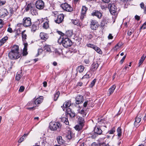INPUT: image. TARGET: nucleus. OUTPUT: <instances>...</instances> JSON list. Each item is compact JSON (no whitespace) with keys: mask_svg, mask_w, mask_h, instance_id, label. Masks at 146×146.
<instances>
[{"mask_svg":"<svg viewBox=\"0 0 146 146\" xmlns=\"http://www.w3.org/2000/svg\"><path fill=\"white\" fill-rule=\"evenodd\" d=\"M21 56L19 52V47L17 45H14L9 53V58L11 60L16 59L19 58Z\"/></svg>","mask_w":146,"mask_h":146,"instance_id":"nucleus-1","label":"nucleus"},{"mask_svg":"<svg viewBox=\"0 0 146 146\" xmlns=\"http://www.w3.org/2000/svg\"><path fill=\"white\" fill-rule=\"evenodd\" d=\"M62 40H61L60 39H59L58 40V42L59 44L62 42L63 46L65 48H67L70 46L72 44V42L68 38H64L63 37Z\"/></svg>","mask_w":146,"mask_h":146,"instance_id":"nucleus-2","label":"nucleus"},{"mask_svg":"<svg viewBox=\"0 0 146 146\" xmlns=\"http://www.w3.org/2000/svg\"><path fill=\"white\" fill-rule=\"evenodd\" d=\"M31 19L29 17H25L23 19L22 24L25 27H29L31 24Z\"/></svg>","mask_w":146,"mask_h":146,"instance_id":"nucleus-3","label":"nucleus"},{"mask_svg":"<svg viewBox=\"0 0 146 146\" xmlns=\"http://www.w3.org/2000/svg\"><path fill=\"white\" fill-rule=\"evenodd\" d=\"M61 126L60 123L52 122L50 123V128L52 131H55L60 127Z\"/></svg>","mask_w":146,"mask_h":146,"instance_id":"nucleus-4","label":"nucleus"},{"mask_svg":"<svg viewBox=\"0 0 146 146\" xmlns=\"http://www.w3.org/2000/svg\"><path fill=\"white\" fill-rule=\"evenodd\" d=\"M61 7L64 10L71 12L73 11L72 8L67 3H65L61 5Z\"/></svg>","mask_w":146,"mask_h":146,"instance_id":"nucleus-5","label":"nucleus"},{"mask_svg":"<svg viewBox=\"0 0 146 146\" xmlns=\"http://www.w3.org/2000/svg\"><path fill=\"white\" fill-rule=\"evenodd\" d=\"M54 20L55 22L59 24L62 22L63 20L64 16L62 14H60L59 15H55Z\"/></svg>","mask_w":146,"mask_h":146,"instance_id":"nucleus-6","label":"nucleus"},{"mask_svg":"<svg viewBox=\"0 0 146 146\" xmlns=\"http://www.w3.org/2000/svg\"><path fill=\"white\" fill-rule=\"evenodd\" d=\"M108 7L110 13L113 14H115L117 11V8L115 5L114 4H109L108 5Z\"/></svg>","mask_w":146,"mask_h":146,"instance_id":"nucleus-7","label":"nucleus"},{"mask_svg":"<svg viewBox=\"0 0 146 146\" xmlns=\"http://www.w3.org/2000/svg\"><path fill=\"white\" fill-rule=\"evenodd\" d=\"M9 14V12L6 9L2 8L0 9V17L4 18L7 16Z\"/></svg>","mask_w":146,"mask_h":146,"instance_id":"nucleus-8","label":"nucleus"},{"mask_svg":"<svg viewBox=\"0 0 146 146\" xmlns=\"http://www.w3.org/2000/svg\"><path fill=\"white\" fill-rule=\"evenodd\" d=\"M106 121L104 119H101L100 121H98L97 123H96V125L102 127V128H103L104 129H105L106 128Z\"/></svg>","mask_w":146,"mask_h":146,"instance_id":"nucleus-9","label":"nucleus"},{"mask_svg":"<svg viewBox=\"0 0 146 146\" xmlns=\"http://www.w3.org/2000/svg\"><path fill=\"white\" fill-rule=\"evenodd\" d=\"M142 117V115L141 114L139 113L135 117L134 125L136 127H137L139 126V123L141 121V117Z\"/></svg>","mask_w":146,"mask_h":146,"instance_id":"nucleus-10","label":"nucleus"},{"mask_svg":"<svg viewBox=\"0 0 146 146\" xmlns=\"http://www.w3.org/2000/svg\"><path fill=\"white\" fill-rule=\"evenodd\" d=\"M36 8L38 9H42L44 7V3L42 0H38L36 2Z\"/></svg>","mask_w":146,"mask_h":146,"instance_id":"nucleus-11","label":"nucleus"},{"mask_svg":"<svg viewBox=\"0 0 146 146\" xmlns=\"http://www.w3.org/2000/svg\"><path fill=\"white\" fill-rule=\"evenodd\" d=\"M96 125L94 128V131L95 133L98 135H100L102 132V130H104V128Z\"/></svg>","mask_w":146,"mask_h":146,"instance_id":"nucleus-12","label":"nucleus"},{"mask_svg":"<svg viewBox=\"0 0 146 146\" xmlns=\"http://www.w3.org/2000/svg\"><path fill=\"white\" fill-rule=\"evenodd\" d=\"M76 103L77 104H79L82 103L84 100L83 97L81 95H78L75 99Z\"/></svg>","mask_w":146,"mask_h":146,"instance_id":"nucleus-13","label":"nucleus"},{"mask_svg":"<svg viewBox=\"0 0 146 146\" xmlns=\"http://www.w3.org/2000/svg\"><path fill=\"white\" fill-rule=\"evenodd\" d=\"M90 27L92 30H95L98 27V22L95 20H92L91 22Z\"/></svg>","mask_w":146,"mask_h":146,"instance_id":"nucleus-14","label":"nucleus"},{"mask_svg":"<svg viewBox=\"0 0 146 146\" xmlns=\"http://www.w3.org/2000/svg\"><path fill=\"white\" fill-rule=\"evenodd\" d=\"M43 98L42 96H40L37 98L33 102V104L37 105L40 104L42 101Z\"/></svg>","mask_w":146,"mask_h":146,"instance_id":"nucleus-15","label":"nucleus"},{"mask_svg":"<svg viewBox=\"0 0 146 146\" xmlns=\"http://www.w3.org/2000/svg\"><path fill=\"white\" fill-rule=\"evenodd\" d=\"M40 36L42 39L46 40L48 38L47 34L43 32H41L40 34Z\"/></svg>","mask_w":146,"mask_h":146,"instance_id":"nucleus-16","label":"nucleus"},{"mask_svg":"<svg viewBox=\"0 0 146 146\" xmlns=\"http://www.w3.org/2000/svg\"><path fill=\"white\" fill-rule=\"evenodd\" d=\"M99 66V64L97 62H94L91 65V69L93 71L96 70Z\"/></svg>","mask_w":146,"mask_h":146,"instance_id":"nucleus-17","label":"nucleus"},{"mask_svg":"<svg viewBox=\"0 0 146 146\" xmlns=\"http://www.w3.org/2000/svg\"><path fill=\"white\" fill-rule=\"evenodd\" d=\"M44 20L46 21H45L43 24L42 26L43 27L46 29L48 28L49 27L48 23L49 21L48 19V18L46 17V18L44 19Z\"/></svg>","mask_w":146,"mask_h":146,"instance_id":"nucleus-18","label":"nucleus"},{"mask_svg":"<svg viewBox=\"0 0 146 146\" xmlns=\"http://www.w3.org/2000/svg\"><path fill=\"white\" fill-rule=\"evenodd\" d=\"M116 88V86L115 85H113L108 90V95L109 96L111 95L114 92Z\"/></svg>","mask_w":146,"mask_h":146,"instance_id":"nucleus-19","label":"nucleus"},{"mask_svg":"<svg viewBox=\"0 0 146 146\" xmlns=\"http://www.w3.org/2000/svg\"><path fill=\"white\" fill-rule=\"evenodd\" d=\"M93 16H95L99 19H100L102 16V13L98 11H95L92 13Z\"/></svg>","mask_w":146,"mask_h":146,"instance_id":"nucleus-20","label":"nucleus"},{"mask_svg":"<svg viewBox=\"0 0 146 146\" xmlns=\"http://www.w3.org/2000/svg\"><path fill=\"white\" fill-rule=\"evenodd\" d=\"M34 6L31 3H29L27 5H26L25 7V10L26 11H30Z\"/></svg>","mask_w":146,"mask_h":146,"instance_id":"nucleus-21","label":"nucleus"},{"mask_svg":"<svg viewBox=\"0 0 146 146\" xmlns=\"http://www.w3.org/2000/svg\"><path fill=\"white\" fill-rule=\"evenodd\" d=\"M107 25L106 19H104L102 21L100 24V27L102 29H103L105 27L107 26Z\"/></svg>","mask_w":146,"mask_h":146,"instance_id":"nucleus-22","label":"nucleus"},{"mask_svg":"<svg viewBox=\"0 0 146 146\" xmlns=\"http://www.w3.org/2000/svg\"><path fill=\"white\" fill-rule=\"evenodd\" d=\"M8 37L7 36H6L2 38L0 40V46H2L6 41L8 40Z\"/></svg>","mask_w":146,"mask_h":146,"instance_id":"nucleus-23","label":"nucleus"},{"mask_svg":"<svg viewBox=\"0 0 146 146\" xmlns=\"http://www.w3.org/2000/svg\"><path fill=\"white\" fill-rule=\"evenodd\" d=\"M57 140L59 144L62 145L64 142V141L62 139V137L61 136H58L57 138Z\"/></svg>","mask_w":146,"mask_h":146,"instance_id":"nucleus-24","label":"nucleus"},{"mask_svg":"<svg viewBox=\"0 0 146 146\" xmlns=\"http://www.w3.org/2000/svg\"><path fill=\"white\" fill-rule=\"evenodd\" d=\"M74 137V134L72 132L70 131L68 132V134L66 135V138L69 139H70Z\"/></svg>","mask_w":146,"mask_h":146,"instance_id":"nucleus-25","label":"nucleus"},{"mask_svg":"<svg viewBox=\"0 0 146 146\" xmlns=\"http://www.w3.org/2000/svg\"><path fill=\"white\" fill-rule=\"evenodd\" d=\"M146 57V55L143 54V55L141 56V59L139 60V66H140L141 65L143 62L145 57Z\"/></svg>","mask_w":146,"mask_h":146,"instance_id":"nucleus-26","label":"nucleus"},{"mask_svg":"<svg viewBox=\"0 0 146 146\" xmlns=\"http://www.w3.org/2000/svg\"><path fill=\"white\" fill-rule=\"evenodd\" d=\"M38 28L37 25L35 23L32 25L31 28V30L32 31L35 32Z\"/></svg>","mask_w":146,"mask_h":146,"instance_id":"nucleus-27","label":"nucleus"},{"mask_svg":"<svg viewBox=\"0 0 146 146\" xmlns=\"http://www.w3.org/2000/svg\"><path fill=\"white\" fill-rule=\"evenodd\" d=\"M30 12L33 15H37L38 14L37 11L36 10L34 6L32 8V9L30 10Z\"/></svg>","mask_w":146,"mask_h":146,"instance_id":"nucleus-28","label":"nucleus"},{"mask_svg":"<svg viewBox=\"0 0 146 146\" xmlns=\"http://www.w3.org/2000/svg\"><path fill=\"white\" fill-rule=\"evenodd\" d=\"M71 105L70 101L66 102L63 104V107L64 108H67L69 107Z\"/></svg>","mask_w":146,"mask_h":146,"instance_id":"nucleus-29","label":"nucleus"},{"mask_svg":"<svg viewBox=\"0 0 146 146\" xmlns=\"http://www.w3.org/2000/svg\"><path fill=\"white\" fill-rule=\"evenodd\" d=\"M25 30L23 31L21 33L22 39L23 42H25V40L27 39V35L25 33Z\"/></svg>","mask_w":146,"mask_h":146,"instance_id":"nucleus-30","label":"nucleus"},{"mask_svg":"<svg viewBox=\"0 0 146 146\" xmlns=\"http://www.w3.org/2000/svg\"><path fill=\"white\" fill-rule=\"evenodd\" d=\"M83 126L82 124H79L77 125L75 127V129L76 130L78 131H80L82 129Z\"/></svg>","mask_w":146,"mask_h":146,"instance_id":"nucleus-31","label":"nucleus"},{"mask_svg":"<svg viewBox=\"0 0 146 146\" xmlns=\"http://www.w3.org/2000/svg\"><path fill=\"white\" fill-rule=\"evenodd\" d=\"M77 118H78V121L79 124L83 125V123L84 122V119L81 117L78 116Z\"/></svg>","mask_w":146,"mask_h":146,"instance_id":"nucleus-32","label":"nucleus"},{"mask_svg":"<svg viewBox=\"0 0 146 146\" xmlns=\"http://www.w3.org/2000/svg\"><path fill=\"white\" fill-rule=\"evenodd\" d=\"M72 23L78 27L81 26L80 23L79 21L78 20H73L72 21Z\"/></svg>","mask_w":146,"mask_h":146,"instance_id":"nucleus-33","label":"nucleus"},{"mask_svg":"<svg viewBox=\"0 0 146 146\" xmlns=\"http://www.w3.org/2000/svg\"><path fill=\"white\" fill-rule=\"evenodd\" d=\"M84 67L82 65L78 66L77 69L78 72H79L80 73L82 72L84 70Z\"/></svg>","mask_w":146,"mask_h":146,"instance_id":"nucleus-34","label":"nucleus"},{"mask_svg":"<svg viewBox=\"0 0 146 146\" xmlns=\"http://www.w3.org/2000/svg\"><path fill=\"white\" fill-rule=\"evenodd\" d=\"M117 133L118 136L120 137L122 135V131L120 127H119L117 129Z\"/></svg>","mask_w":146,"mask_h":146,"instance_id":"nucleus-35","label":"nucleus"},{"mask_svg":"<svg viewBox=\"0 0 146 146\" xmlns=\"http://www.w3.org/2000/svg\"><path fill=\"white\" fill-rule=\"evenodd\" d=\"M60 94V93L58 91L56 93L54 94V101H56L57 100Z\"/></svg>","mask_w":146,"mask_h":146,"instance_id":"nucleus-36","label":"nucleus"},{"mask_svg":"<svg viewBox=\"0 0 146 146\" xmlns=\"http://www.w3.org/2000/svg\"><path fill=\"white\" fill-rule=\"evenodd\" d=\"M88 10V8L85 6H83L82 9L81 13L82 14H86V12Z\"/></svg>","mask_w":146,"mask_h":146,"instance_id":"nucleus-37","label":"nucleus"},{"mask_svg":"<svg viewBox=\"0 0 146 146\" xmlns=\"http://www.w3.org/2000/svg\"><path fill=\"white\" fill-rule=\"evenodd\" d=\"M93 49H94L98 53L100 54H101L102 53V52L100 49L96 46H95Z\"/></svg>","mask_w":146,"mask_h":146,"instance_id":"nucleus-38","label":"nucleus"},{"mask_svg":"<svg viewBox=\"0 0 146 146\" xmlns=\"http://www.w3.org/2000/svg\"><path fill=\"white\" fill-rule=\"evenodd\" d=\"M67 37H70L72 35V33L71 31H68L66 32L65 34Z\"/></svg>","mask_w":146,"mask_h":146,"instance_id":"nucleus-39","label":"nucleus"},{"mask_svg":"<svg viewBox=\"0 0 146 146\" xmlns=\"http://www.w3.org/2000/svg\"><path fill=\"white\" fill-rule=\"evenodd\" d=\"M62 121L65 123L66 125H69V122L68 119L65 117L62 118Z\"/></svg>","mask_w":146,"mask_h":146,"instance_id":"nucleus-40","label":"nucleus"},{"mask_svg":"<svg viewBox=\"0 0 146 146\" xmlns=\"http://www.w3.org/2000/svg\"><path fill=\"white\" fill-rule=\"evenodd\" d=\"M115 127H113L110 130L108 131V133L110 134H113L115 132Z\"/></svg>","mask_w":146,"mask_h":146,"instance_id":"nucleus-41","label":"nucleus"},{"mask_svg":"<svg viewBox=\"0 0 146 146\" xmlns=\"http://www.w3.org/2000/svg\"><path fill=\"white\" fill-rule=\"evenodd\" d=\"M82 115L83 117H85L86 115V111H85L83 109H82L79 112Z\"/></svg>","mask_w":146,"mask_h":146,"instance_id":"nucleus-42","label":"nucleus"},{"mask_svg":"<svg viewBox=\"0 0 146 146\" xmlns=\"http://www.w3.org/2000/svg\"><path fill=\"white\" fill-rule=\"evenodd\" d=\"M99 146H106L105 143L104 142L102 143H100ZM92 146H98V145H96L95 143H93L92 145Z\"/></svg>","mask_w":146,"mask_h":146,"instance_id":"nucleus-43","label":"nucleus"},{"mask_svg":"<svg viewBox=\"0 0 146 146\" xmlns=\"http://www.w3.org/2000/svg\"><path fill=\"white\" fill-rule=\"evenodd\" d=\"M22 74H19L17 73L15 79L19 81L21 78V77L22 76Z\"/></svg>","mask_w":146,"mask_h":146,"instance_id":"nucleus-44","label":"nucleus"},{"mask_svg":"<svg viewBox=\"0 0 146 146\" xmlns=\"http://www.w3.org/2000/svg\"><path fill=\"white\" fill-rule=\"evenodd\" d=\"M121 46V45H119V44H117L115 45V46L114 47L113 49L115 50H117L118 49L120 48Z\"/></svg>","mask_w":146,"mask_h":146,"instance_id":"nucleus-45","label":"nucleus"},{"mask_svg":"<svg viewBox=\"0 0 146 146\" xmlns=\"http://www.w3.org/2000/svg\"><path fill=\"white\" fill-rule=\"evenodd\" d=\"M90 76H90L89 74H88V73H87L86 75L83 77L82 79L89 78L90 77Z\"/></svg>","mask_w":146,"mask_h":146,"instance_id":"nucleus-46","label":"nucleus"},{"mask_svg":"<svg viewBox=\"0 0 146 146\" xmlns=\"http://www.w3.org/2000/svg\"><path fill=\"white\" fill-rule=\"evenodd\" d=\"M28 54L27 49H23V56H26Z\"/></svg>","mask_w":146,"mask_h":146,"instance_id":"nucleus-47","label":"nucleus"},{"mask_svg":"<svg viewBox=\"0 0 146 146\" xmlns=\"http://www.w3.org/2000/svg\"><path fill=\"white\" fill-rule=\"evenodd\" d=\"M146 29V22H145L143 25L141 26L140 29Z\"/></svg>","mask_w":146,"mask_h":146,"instance_id":"nucleus-48","label":"nucleus"},{"mask_svg":"<svg viewBox=\"0 0 146 146\" xmlns=\"http://www.w3.org/2000/svg\"><path fill=\"white\" fill-rule=\"evenodd\" d=\"M68 114H69L70 117L72 118L74 117L75 116V113L71 111H70V112L68 113Z\"/></svg>","mask_w":146,"mask_h":146,"instance_id":"nucleus-49","label":"nucleus"},{"mask_svg":"<svg viewBox=\"0 0 146 146\" xmlns=\"http://www.w3.org/2000/svg\"><path fill=\"white\" fill-rule=\"evenodd\" d=\"M87 46H88L89 47L92 48L93 49L94 48V47L95 46V45H94V44H87Z\"/></svg>","mask_w":146,"mask_h":146,"instance_id":"nucleus-50","label":"nucleus"},{"mask_svg":"<svg viewBox=\"0 0 146 146\" xmlns=\"http://www.w3.org/2000/svg\"><path fill=\"white\" fill-rule=\"evenodd\" d=\"M44 48L45 50H46L47 51H49L50 50V49L49 46L48 45H45L44 46Z\"/></svg>","mask_w":146,"mask_h":146,"instance_id":"nucleus-51","label":"nucleus"},{"mask_svg":"<svg viewBox=\"0 0 146 146\" xmlns=\"http://www.w3.org/2000/svg\"><path fill=\"white\" fill-rule=\"evenodd\" d=\"M5 3L6 1L5 0H0V6L5 4Z\"/></svg>","mask_w":146,"mask_h":146,"instance_id":"nucleus-52","label":"nucleus"},{"mask_svg":"<svg viewBox=\"0 0 146 146\" xmlns=\"http://www.w3.org/2000/svg\"><path fill=\"white\" fill-rule=\"evenodd\" d=\"M23 45H24V49H27V47L28 46V43L25 42H23Z\"/></svg>","mask_w":146,"mask_h":146,"instance_id":"nucleus-53","label":"nucleus"},{"mask_svg":"<svg viewBox=\"0 0 146 146\" xmlns=\"http://www.w3.org/2000/svg\"><path fill=\"white\" fill-rule=\"evenodd\" d=\"M24 90V87L23 86H21L19 90V91L21 92H22Z\"/></svg>","mask_w":146,"mask_h":146,"instance_id":"nucleus-54","label":"nucleus"},{"mask_svg":"<svg viewBox=\"0 0 146 146\" xmlns=\"http://www.w3.org/2000/svg\"><path fill=\"white\" fill-rule=\"evenodd\" d=\"M3 21L1 19H0V28L3 27Z\"/></svg>","mask_w":146,"mask_h":146,"instance_id":"nucleus-55","label":"nucleus"},{"mask_svg":"<svg viewBox=\"0 0 146 146\" xmlns=\"http://www.w3.org/2000/svg\"><path fill=\"white\" fill-rule=\"evenodd\" d=\"M140 6L141 8L143 9L144 10L145 9L144 4L143 3H141L140 4Z\"/></svg>","mask_w":146,"mask_h":146,"instance_id":"nucleus-56","label":"nucleus"},{"mask_svg":"<svg viewBox=\"0 0 146 146\" xmlns=\"http://www.w3.org/2000/svg\"><path fill=\"white\" fill-rule=\"evenodd\" d=\"M85 15V14H82L81 13V16L80 17V18L81 19L83 20L84 19L85 17L86 16Z\"/></svg>","mask_w":146,"mask_h":146,"instance_id":"nucleus-57","label":"nucleus"},{"mask_svg":"<svg viewBox=\"0 0 146 146\" xmlns=\"http://www.w3.org/2000/svg\"><path fill=\"white\" fill-rule=\"evenodd\" d=\"M126 58V55H125L124 56L123 58H122V59H121V60L120 61V63L121 64H122L123 63V61H124V60H125V58Z\"/></svg>","mask_w":146,"mask_h":146,"instance_id":"nucleus-58","label":"nucleus"},{"mask_svg":"<svg viewBox=\"0 0 146 146\" xmlns=\"http://www.w3.org/2000/svg\"><path fill=\"white\" fill-rule=\"evenodd\" d=\"M96 82V80L95 79H94L93 80V81L91 82V85L92 86H93L95 84Z\"/></svg>","mask_w":146,"mask_h":146,"instance_id":"nucleus-59","label":"nucleus"},{"mask_svg":"<svg viewBox=\"0 0 146 146\" xmlns=\"http://www.w3.org/2000/svg\"><path fill=\"white\" fill-rule=\"evenodd\" d=\"M133 32V31H132V30H129L128 31V33H127V35H129V36L131 35L132 34V33Z\"/></svg>","mask_w":146,"mask_h":146,"instance_id":"nucleus-60","label":"nucleus"},{"mask_svg":"<svg viewBox=\"0 0 146 146\" xmlns=\"http://www.w3.org/2000/svg\"><path fill=\"white\" fill-rule=\"evenodd\" d=\"M7 31L9 33H11L13 32V30L10 27H9Z\"/></svg>","mask_w":146,"mask_h":146,"instance_id":"nucleus-61","label":"nucleus"},{"mask_svg":"<svg viewBox=\"0 0 146 146\" xmlns=\"http://www.w3.org/2000/svg\"><path fill=\"white\" fill-rule=\"evenodd\" d=\"M86 64L89 63L90 61L88 59H86L84 60Z\"/></svg>","mask_w":146,"mask_h":146,"instance_id":"nucleus-62","label":"nucleus"},{"mask_svg":"<svg viewBox=\"0 0 146 146\" xmlns=\"http://www.w3.org/2000/svg\"><path fill=\"white\" fill-rule=\"evenodd\" d=\"M33 104V102H32V101H31V102H29L27 104V105L28 106H32V104Z\"/></svg>","mask_w":146,"mask_h":146,"instance_id":"nucleus-63","label":"nucleus"},{"mask_svg":"<svg viewBox=\"0 0 146 146\" xmlns=\"http://www.w3.org/2000/svg\"><path fill=\"white\" fill-rule=\"evenodd\" d=\"M108 37L109 39H112L113 38V36L111 34H110L109 35Z\"/></svg>","mask_w":146,"mask_h":146,"instance_id":"nucleus-64","label":"nucleus"}]
</instances>
